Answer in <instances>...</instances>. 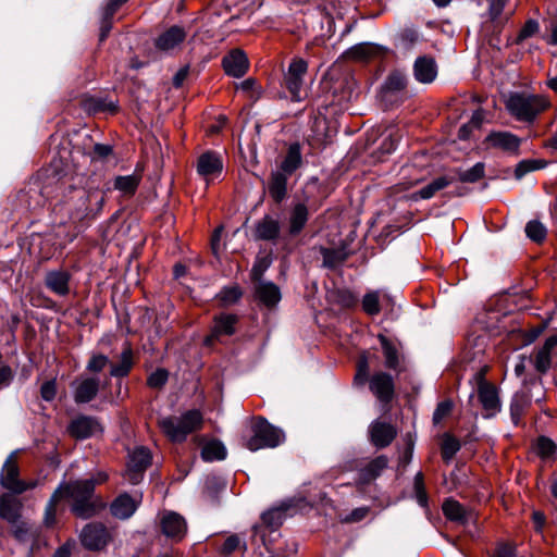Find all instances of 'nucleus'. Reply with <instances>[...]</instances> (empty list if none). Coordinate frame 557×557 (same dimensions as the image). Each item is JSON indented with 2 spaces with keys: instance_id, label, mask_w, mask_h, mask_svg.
<instances>
[{
  "instance_id": "nucleus-1",
  "label": "nucleus",
  "mask_w": 557,
  "mask_h": 557,
  "mask_svg": "<svg viewBox=\"0 0 557 557\" xmlns=\"http://www.w3.org/2000/svg\"><path fill=\"white\" fill-rule=\"evenodd\" d=\"M103 203L104 196L99 190L74 187L55 207V211L66 216L70 222L77 223L95 216L102 209Z\"/></svg>"
},
{
  "instance_id": "nucleus-2",
  "label": "nucleus",
  "mask_w": 557,
  "mask_h": 557,
  "mask_svg": "<svg viewBox=\"0 0 557 557\" xmlns=\"http://www.w3.org/2000/svg\"><path fill=\"white\" fill-rule=\"evenodd\" d=\"M106 473H99L92 480H78L70 484L61 485L62 498L69 497L72 500V511L75 516L87 519L95 515L96 504L92 500L96 483H102L107 480Z\"/></svg>"
},
{
  "instance_id": "nucleus-3",
  "label": "nucleus",
  "mask_w": 557,
  "mask_h": 557,
  "mask_svg": "<svg viewBox=\"0 0 557 557\" xmlns=\"http://www.w3.org/2000/svg\"><path fill=\"white\" fill-rule=\"evenodd\" d=\"M505 106L517 121L532 123L549 108L550 102L544 95L516 91L508 95Z\"/></svg>"
},
{
  "instance_id": "nucleus-4",
  "label": "nucleus",
  "mask_w": 557,
  "mask_h": 557,
  "mask_svg": "<svg viewBox=\"0 0 557 557\" xmlns=\"http://www.w3.org/2000/svg\"><path fill=\"white\" fill-rule=\"evenodd\" d=\"M369 381L370 391L382 403H388L394 395V381L392 375L385 372H377L369 379V360L366 354H362L357 363V373L355 383L363 385Z\"/></svg>"
},
{
  "instance_id": "nucleus-5",
  "label": "nucleus",
  "mask_w": 557,
  "mask_h": 557,
  "mask_svg": "<svg viewBox=\"0 0 557 557\" xmlns=\"http://www.w3.org/2000/svg\"><path fill=\"white\" fill-rule=\"evenodd\" d=\"M202 417L199 411L190 410L182 417H164L159 420L162 432L173 442H182L187 434L199 429Z\"/></svg>"
},
{
  "instance_id": "nucleus-6",
  "label": "nucleus",
  "mask_w": 557,
  "mask_h": 557,
  "mask_svg": "<svg viewBox=\"0 0 557 557\" xmlns=\"http://www.w3.org/2000/svg\"><path fill=\"white\" fill-rule=\"evenodd\" d=\"M285 438L282 430L270 424L264 419H257L251 424V436L246 441L245 446L257 451L262 448H274Z\"/></svg>"
},
{
  "instance_id": "nucleus-7",
  "label": "nucleus",
  "mask_w": 557,
  "mask_h": 557,
  "mask_svg": "<svg viewBox=\"0 0 557 557\" xmlns=\"http://www.w3.org/2000/svg\"><path fill=\"white\" fill-rule=\"evenodd\" d=\"M150 462V451L143 446L136 447L128 456V462L124 473L125 478L132 484H138Z\"/></svg>"
},
{
  "instance_id": "nucleus-8",
  "label": "nucleus",
  "mask_w": 557,
  "mask_h": 557,
  "mask_svg": "<svg viewBox=\"0 0 557 557\" xmlns=\"http://www.w3.org/2000/svg\"><path fill=\"white\" fill-rule=\"evenodd\" d=\"M1 485L15 494H21L36 486L35 481L24 482L18 479V467L14 455H10L5 460L1 472Z\"/></svg>"
},
{
  "instance_id": "nucleus-9",
  "label": "nucleus",
  "mask_w": 557,
  "mask_h": 557,
  "mask_svg": "<svg viewBox=\"0 0 557 557\" xmlns=\"http://www.w3.org/2000/svg\"><path fill=\"white\" fill-rule=\"evenodd\" d=\"M160 529L162 534L172 542L182 541L187 533V523L183 516L175 511L160 513Z\"/></svg>"
},
{
  "instance_id": "nucleus-10",
  "label": "nucleus",
  "mask_w": 557,
  "mask_h": 557,
  "mask_svg": "<svg viewBox=\"0 0 557 557\" xmlns=\"http://www.w3.org/2000/svg\"><path fill=\"white\" fill-rule=\"evenodd\" d=\"M71 388L76 404H87L96 398L100 389V380L82 374L72 382Z\"/></svg>"
},
{
  "instance_id": "nucleus-11",
  "label": "nucleus",
  "mask_w": 557,
  "mask_h": 557,
  "mask_svg": "<svg viewBox=\"0 0 557 557\" xmlns=\"http://www.w3.org/2000/svg\"><path fill=\"white\" fill-rule=\"evenodd\" d=\"M485 143L488 148L500 150L511 157H518L522 139L510 132L498 131L490 133Z\"/></svg>"
},
{
  "instance_id": "nucleus-12",
  "label": "nucleus",
  "mask_w": 557,
  "mask_h": 557,
  "mask_svg": "<svg viewBox=\"0 0 557 557\" xmlns=\"http://www.w3.org/2000/svg\"><path fill=\"white\" fill-rule=\"evenodd\" d=\"M308 64L302 59H295L288 66L285 75V82L288 90L293 95V99L299 101L304 85V76L307 73Z\"/></svg>"
},
{
  "instance_id": "nucleus-13",
  "label": "nucleus",
  "mask_w": 557,
  "mask_h": 557,
  "mask_svg": "<svg viewBox=\"0 0 557 557\" xmlns=\"http://www.w3.org/2000/svg\"><path fill=\"white\" fill-rule=\"evenodd\" d=\"M110 536L102 524L89 523L81 532L82 544L90 550H100L107 546Z\"/></svg>"
},
{
  "instance_id": "nucleus-14",
  "label": "nucleus",
  "mask_w": 557,
  "mask_h": 557,
  "mask_svg": "<svg viewBox=\"0 0 557 557\" xmlns=\"http://www.w3.org/2000/svg\"><path fill=\"white\" fill-rule=\"evenodd\" d=\"M479 376L478 395L483 409L485 410V418H492L500 411V401L497 389L494 385L487 383Z\"/></svg>"
},
{
  "instance_id": "nucleus-15",
  "label": "nucleus",
  "mask_w": 557,
  "mask_h": 557,
  "mask_svg": "<svg viewBox=\"0 0 557 557\" xmlns=\"http://www.w3.org/2000/svg\"><path fill=\"white\" fill-rule=\"evenodd\" d=\"M70 434L77 440H85L102 432L100 422L89 416H78L69 425Z\"/></svg>"
},
{
  "instance_id": "nucleus-16",
  "label": "nucleus",
  "mask_w": 557,
  "mask_h": 557,
  "mask_svg": "<svg viewBox=\"0 0 557 557\" xmlns=\"http://www.w3.org/2000/svg\"><path fill=\"white\" fill-rule=\"evenodd\" d=\"M223 162L219 154L208 151L202 153L197 163V172L207 183L221 175Z\"/></svg>"
},
{
  "instance_id": "nucleus-17",
  "label": "nucleus",
  "mask_w": 557,
  "mask_h": 557,
  "mask_svg": "<svg viewBox=\"0 0 557 557\" xmlns=\"http://www.w3.org/2000/svg\"><path fill=\"white\" fill-rule=\"evenodd\" d=\"M396 434V429L387 422L375 420L369 426L370 441L377 448L388 446Z\"/></svg>"
},
{
  "instance_id": "nucleus-18",
  "label": "nucleus",
  "mask_w": 557,
  "mask_h": 557,
  "mask_svg": "<svg viewBox=\"0 0 557 557\" xmlns=\"http://www.w3.org/2000/svg\"><path fill=\"white\" fill-rule=\"evenodd\" d=\"M249 66L247 55L242 50H234L223 58V67L226 74L242 77Z\"/></svg>"
},
{
  "instance_id": "nucleus-19",
  "label": "nucleus",
  "mask_w": 557,
  "mask_h": 557,
  "mask_svg": "<svg viewBox=\"0 0 557 557\" xmlns=\"http://www.w3.org/2000/svg\"><path fill=\"white\" fill-rule=\"evenodd\" d=\"M413 74L416 79L420 83H432L437 75L435 60L426 55L419 57L413 64Z\"/></svg>"
},
{
  "instance_id": "nucleus-20",
  "label": "nucleus",
  "mask_w": 557,
  "mask_h": 557,
  "mask_svg": "<svg viewBox=\"0 0 557 557\" xmlns=\"http://www.w3.org/2000/svg\"><path fill=\"white\" fill-rule=\"evenodd\" d=\"M309 219V207L305 202H296L288 216V235L297 236Z\"/></svg>"
},
{
  "instance_id": "nucleus-21",
  "label": "nucleus",
  "mask_w": 557,
  "mask_h": 557,
  "mask_svg": "<svg viewBox=\"0 0 557 557\" xmlns=\"http://www.w3.org/2000/svg\"><path fill=\"white\" fill-rule=\"evenodd\" d=\"M11 530L15 540L23 544H33L39 536V528L36 524L21 519L11 524Z\"/></svg>"
},
{
  "instance_id": "nucleus-22",
  "label": "nucleus",
  "mask_w": 557,
  "mask_h": 557,
  "mask_svg": "<svg viewBox=\"0 0 557 557\" xmlns=\"http://www.w3.org/2000/svg\"><path fill=\"white\" fill-rule=\"evenodd\" d=\"M237 318L233 314H221L214 319V326L211 335L207 336L205 344L211 345L213 339L219 338L222 335H232L235 332V324Z\"/></svg>"
},
{
  "instance_id": "nucleus-23",
  "label": "nucleus",
  "mask_w": 557,
  "mask_h": 557,
  "mask_svg": "<svg viewBox=\"0 0 557 557\" xmlns=\"http://www.w3.org/2000/svg\"><path fill=\"white\" fill-rule=\"evenodd\" d=\"M280 221L270 215H265L260 221H258L255 227V236L257 239L261 240L276 239L280 235Z\"/></svg>"
},
{
  "instance_id": "nucleus-24",
  "label": "nucleus",
  "mask_w": 557,
  "mask_h": 557,
  "mask_svg": "<svg viewBox=\"0 0 557 557\" xmlns=\"http://www.w3.org/2000/svg\"><path fill=\"white\" fill-rule=\"evenodd\" d=\"M383 53V48L371 44V42H362L358 44L351 48H349L345 55L347 59H351L355 61H369L375 57H379Z\"/></svg>"
},
{
  "instance_id": "nucleus-25",
  "label": "nucleus",
  "mask_w": 557,
  "mask_h": 557,
  "mask_svg": "<svg viewBox=\"0 0 557 557\" xmlns=\"http://www.w3.org/2000/svg\"><path fill=\"white\" fill-rule=\"evenodd\" d=\"M388 460L385 456H379L371 460L366 467L359 470L358 483L369 484L374 481L382 471L387 467Z\"/></svg>"
},
{
  "instance_id": "nucleus-26",
  "label": "nucleus",
  "mask_w": 557,
  "mask_h": 557,
  "mask_svg": "<svg viewBox=\"0 0 557 557\" xmlns=\"http://www.w3.org/2000/svg\"><path fill=\"white\" fill-rule=\"evenodd\" d=\"M21 503L11 494H3L0 497V518L10 524L21 518Z\"/></svg>"
},
{
  "instance_id": "nucleus-27",
  "label": "nucleus",
  "mask_w": 557,
  "mask_h": 557,
  "mask_svg": "<svg viewBox=\"0 0 557 557\" xmlns=\"http://www.w3.org/2000/svg\"><path fill=\"white\" fill-rule=\"evenodd\" d=\"M256 296L260 302L267 307H274L281 300L280 288L271 282H258L256 285Z\"/></svg>"
},
{
  "instance_id": "nucleus-28",
  "label": "nucleus",
  "mask_w": 557,
  "mask_h": 557,
  "mask_svg": "<svg viewBox=\"0 0 557 557\" xmlns=\"http://www.w3.org/2000/svg\"><path fill=\"white\" fill-rule=\"evenodd\" d=\"M185 37L186 34L183 28L173 26L158 37L156 46L159 50L170 51L183 42Z\"/></svg>"
},
{
  "instance_id": "nucleus-29",
  "label": "nucleus",
  "mask_w": 557,
  "mask_h": 557,
  "mask_svg": "<svg viewBox=\"0 0 557 557\" xmlns=\"http://www.w3.org/2000/svg\"><path fill=\"white\" fill-rule=\"evenodd\" d=\"M137 506L138 500L128 494H122L112 503L111 512L116 518L127 519L136 511Z\"/></svg>"
},
{
  "instance_id": "nucleus-30",
  "label": "nucleus",
  "mask_w": 557,
  "mask_h": 557,
  "mask_svg": "<svg viewBox=\"0 0 557 557\" xmlns=\"http://www.w3.org/2000/svg\"><path fill=\"white\" fill-rule=\"evenodd\" d=\"M45 282L50 290L60 296L69 293L70 274L65 271H51L47 273Z\"/></svg>"
},
{
  "instance_id": "nucleus-31",
  "label": "nucleus",
  "mask_w": 557,
  "mask_h": 557,
  "mask_svg": "<svg viewBox=\"0 0 557 557\" xmlns=\"http://www.w3.org/2000/svg\"><path fill=\"white\" fill-rule=\"evenodd\" d=\"M302 163L301 149L298 143L292 144L288 147L287 153L281 164V172L290 175L297 169L300 168Z\"/></svg>"
},
{
  "instance_id": "nucleus-32",
  "label": "nucleus",
  "mask_w": 557,
  "mask_h": 557,
  "mask_svg": "<svg viewBox=\"0 0 557 557\" xmlns=\"http://www.w3.org/2000/svg\"><path fill=\"white\" fill-rule=\"evenodd\" d=\"M557 346V336L548 337L535 357V368L540 372H546L550 367V352Z\"/></svg>"
},
{
  "instance_id": "nucleus-33",
  "label": "nucleus",
  "mask_w": 557,
  "mask_h": 557,
  "mask_svg": "<svg viewBox=\"0 0 557 557\" xmlns=\"http://www.w3.org/2000/svg\"><path fill=\"white\" fill-rule=\"evenodd\" d=\"M453 183L451 178H448L447 176H440L435 180H433L430 184L422 187L421 189L417 190L411 195V198L413 200L417 199H430L432 198L437 191L444 189L449 184Z\"/></svg>"
},
{
  "instance_id": "nucleus-34",
  "label": "nucleus",
  "mask_w": 557,
  "mask_h": 557,
  "mask_svg": "<svg viewBox=\"0 0 557 557\" xmlns=\"http://www.w3.org/2000/svg\"><path fill=\"white\" fill-rule=\"evenodd\" d=\"M287 176V174L281 171L272 173L269 193L276 202H281L286 196Z\"/></svg>"
},
{
  "instance_id": "nucleus-35",
  "label": "nucleus",
  "mask_w": 557,
  "mask_h": 557,
  "mask_svg": "<svg viewBox=\"0 0 557 557\" xmlns=\"http://www.w3.org/2000/svg\"><path fill=\"white\" fill-rule=\"evenodd\" d=\"M81 103L84 110L89 113H96L100 111L114 112L116 110V104L114 102H107L101 98H96L91 96H84Z\"/></svg>"
},
{
  "instance_id": "nucleus-36",
  "label": "nucleus",
  "mask_w": 557,
  "mask_h": 557,
  "mask_svg": "<svg viewBox=\"0 0 557 557\" xmlns=\"http://www.w3.org/2000/svg\"><path fill=\"white\" fill-rule=\"evenodd\" d=\"M320 251L323 257V265L330 269L337 268L348 258V253L344 248L329 249L322 247Z\"/></svg>"
},
{
  "instance_id": "nucleus-37",
  "label": "nucleus",
  "mask_w": 557,
  "mask_h": 557,
  "mask_svg": "<svg viewBox=\"0 0 557 557\" xmlns=\"http://www.w3.org/2000/svg\"><path fill=\"white\" fill-rule=\"evenodd\" d=\"M140 180L141 176L137 173L116 176L114 180V188L124 195H133L136 191Z\"/></svg>"
},
{
  "instance_id": "nucleus-38",
  "label": "nucleus",
  "mask_w": 557,
  "mask_h": 557,
  "mask_svg": "<svg viewBox=\"0 0 557 557\" xmlns=\"http://www.w3.org/2000/svg\"><path fill=\"white\" fill-rule=\"evenodd\" d=\"M201 456L206 461L223 460L226 448L222 442L213 440L203 445Z\"/></svg>"
},
{
  "instance_id": "nucleus-39",
  "label": "nucleus",
  "mask_w": 557,
  "mask_h": 557,
  "mask_svg": "<svg viewBox=\"0 0 557 557\" xmlns=\"http://www.w3.org/2000/svg\"><path fill=\"white\" fill-rule=\"evenodd\" d=\"M379 339L382 345L383 355L385 357V366L388 369H397L399 364L397 348L384 335H379Z\"/></svg>"
},
{
  "instance_id": "nucleus-40",
  "label": "nucleus",
  "mask_w": 557,
  "mask_h": 557,
  "mask_svg": "<svg viewBox=\"0 0 557 557\" xmlns=\"http://www.w3.org/2000/svg\"><path fill=\"white\" fill-rule=\"evenodd\" d=\"M443 512L449 520L465 522L467 519L465 508L454 499H447L444 502Z\"/></svg>"
},
{
  "instance_id": "nucleus-41",
  "label": "nucleus",
  "mask_w": 557,
  "mask_h": 557,
  "mask_svg": "<svg viewBox=\"0 0 557 557\" xmlns=\"http://www.w3.org/2000/svg\"><path fill=\"white\" fill-rule=\"evenodd\" d=\"M484 121V112L482 110H476L473 112L471 120L463 124L458 132L459 139L466 140L470 138V135L473 129H478L481 127Z\"/></svg>"
},
{
  "instance_id": "nucleus-42",
  "label": "nucleus",
  "mask_w": 557,
  "mask_h": 557,
  "mask_svg": "<svg viewBox=\"0 0 557 557\" xmlns=\"http://www.w3.org/2000/svg\"><path fill=\"white\" fill-rule=\"evenodd\" d=\"M133 366L132 351L126 349L121 355V360L117 364L111 367L110 374L115 377L127 375Z\"/></svg>"
},
{
  "instance_id": "nucleus-43",
  "label": "nucleus",
  "mask_w": 557,
  "mask_h": 557,
  "mask_svg": "<svg viewBox=\"0 0 557 557\" xmlns=\"http://www.w3.org/2000/svg\"><path fill=\"white\" fill-rule=\"evenodd\" d=\"M406 85V75L401 72H393L386 78L383 89L385 92H397L405 89Z\"/></svg>"
},
{
  "instance_id": "nucleus-44",
  "label": "nucleus",
  "mask_w": 557,
  "mask_h": 557,
  "mask_svg": "<svg viewBox=\"0 0 557 557\" xmlns=\"http://www.w3.org/2000/svg\"><path fill=\"white\" fill-rule=\"evenodd\" d=\"M530 404V400L527 395L523 393H517L512 401L510 404V414L515 424L519 422V419L524 410V408Z\"/></svg>"
},
{
  "instance_id": "nucleus-45",
  "label": "nucleus",
  "mask_w": 557,
  "mask_h": 557,
  "mask_svg": "<svg viewBox=\"0 0 557 557\" xmlns=\"http://www.w3.org/2000/svg\"><path fill=\"white\" fill-rule=\"evenodd\" d=\"M525 234L531 240L541 243L546 238L547 230L540 221L532 220L525 225Z\"/></svg>"
},
{
  "instance_id": "nucleus-46",
  "label": "nucleus",
  "mask_w": 557,
  "mask_h": 557,
  "mask_svg": "<svg viewBox=\"0 0 557 557\" xmlns=\"http://www.w3.org/2000/svg\"><path fill=\"white\" fill-rule=\"evenodd\" d=\"M484 163L478 162L472 168L459 171L458 180L465 183H475L484 176Z\"/></svg>"
},
{
  "instance_id": "nucleus-47",
  "label": "nucleus",
  "mask_w": 557,
  "mask_h": 557,
  "mask_svg": "<svg viewBox=\"0 0 557 557\" xmlns=\"http://www.w3.org/2000/svg\"><path fill=\"white\" fill-rule=\"evenodd\" d=\"M62 498V488H58L52 494L51 498L49 499L45 516H44V523L47 527H52L55 523V505Z\"/></svg>"
},
{
  "instance_id": "nucleus-48",
  "label": "nucleus",
  "mask_w": 557,
  "mask_h": 557,
  "mask_svg": "<svg viewBox=\"0 0 557 557\" xmlns=\"http://www.w3.org/2000/svg\"><path fill=\"white\" fill-rule=\"evenodd\" d=\"M362 309L370 315H375L381 311L379 292H370L363 296Z\"/></svg>"
},
{
  "instance_id": "nucleus-49",
  "label": "nucleus",
  "mask_w": 557,
  "mask_h": 557,
  "mask_svg": "<svg viewBox=\"0 0 557 557\" xmlns=\"http://www.w3.org/2000/svg\"><path fill=\"white\" fill-rule=\"evenodd\" d=\"M287 507L272 508L262 515L263 522L270 528H277L283 521V513Z\"/></svg>"
},
{
  "instance_id": "nucleus-50",
  "label": "nucleus",
  "mask_w": 557,
  "mask_h": 557,
  "mask_svg": "<svg viewBox=\"0 0 557 557\" xmlns=\"http://www.w3.org/2000/svg\"><path fill=\"white\" fill-rule=\"evenodd\" d=\"M544 166L542 161L537 160H522L520 161L515 169V177L517 180L522 178L527 173L532 172L534 170L541 169Z\"/></svg>"
},
{
  "instance_id": "nucleus-51",
  "label": "nucleus",
  "mask_w": 557,
  "mask_h": 557,
  "mask_svg": "<svg viewBox=\"0 0 557 557\" xmlns=\"http://www.w3.org/2000/svg\"><path fill=\"white\" fill-rule=\"evenodd\" d=\"M459 449V442L450 435H445L442 444L443 459H445L446 461L450 460Z\"/></svg>"
},
{
  "instance_id": "nucleus-52",
  "label": "nucleus",
  "mask_w": 557,
  "mask_h": 557,
  "mask_svg": "<svg viewBox=\"0 0 557 557\" xmlns=\"http://www.w3.org/2000/svg\"><path fill=\"white\" fill-rule=\"evenodd\" d=\"M556 444L547 437L542 436L537 440L536 451L543 458L552 456L556 451Z\"/></svg>"
},
{
  "instance_id": "nucleus-53",
  "label": "nucleus",
  "mask_w": 557,
  "mask_h": 557,
  "mask_svg": "<svg viewBox=\"0 0 557 557\" xmlns=\"http://www.w3.org/2000/svg\"><path fill=\"white\" fill-rule=\"evenodd\" d=\"M242 548L243 549L246 548L245 542L238 535L234 534V535L228 536L225 540V542L222 546V553L230 555V554L234 553L235 550L242 549Z\"/></svg>"
},
{
  "instance_id": "nucleus-54",
  "label": "nucleus",
  "mask_w": 557,
  "mask_h": 557,
  "mask_svg": "<svg viewBox=\"0 0 557 557\" xmlns=\"http://www.w3.org/2000/svg\"><path fill=\"white\" fill-rule=\"evenodd\" d=\"M169 379V373L166 370L164 369H157L154 372H152L148 380H147V384L151 387V388H161L168 381Z\"/></svg>"
},
{
  "instance_id": "nucleus-55",
  "label": "nucleus",
  "mask_w": 557,
  "mask_h": 557,
  "mask_svg": "<svg viewBox=\"0 0 557 557\" xmlns=\"http://www.w3.org/2000/svg\"><path fill=\"white\" fill-rule=\"evenodd\" d=\"M540 29V25L535 20H529L525 22L524 26L521 28L516 42L520 44L529 37L535 35Z\"/></svg>"
},
{
  "instance_id": "nucleus-56",
  "label": "nucleus",
  "mask_w": 557,
  "mask_h": 557,
  "mask_svg": "<svg viewBox=\"0 0 557 557\" xmlns=\"http://www.w3.org/2000/svg\"><path fill=\"white\" fill-rule=\"evenodd\" d=\"M109 363V358L104 355H94L88 363L86 369L90 372L98 373L102 371L107 364Z\"/></svg>"
},
{
  "instance_id": "nucleus-57",
  "label": "nucleus",
  "mask_w": 557,
  "mask_h": 557,
  "mask_svg": "<svg viewBox=\"0 0 557 557\" xmlns=\"http://www.w3.org/2000/svg\"><path fill=\"white\" fill-rule=\"evenodd\" d=\"M242 293L237 286L226 287L219 294L221 301L225 305H231L237 301Z\"/></svg>"
},
{
  "instance_id": "nucleus-58",
  "label": "nucleus",
  "mask_w": 557,
  "mask_h": 557,
  "mask_svg": "<svg viewBox=\"0 0 557 557\" xmlns=\"http://www.w3.org/2000/svg\"><path fill=\"white\" fill-rule=\"evenodd\" d=\"M40 395L42 399L51 401L57 395V383L55 380L45 382L40 387Z\"/></svg>"
},
{
  "instance_id": "nucleus-59",
  "label": "nucleus",
  "mask_w": 557,
  "mask_h": 557,
  "mask_svg": "<svg viewBox=\"0 0 557 557\" xmlns=\"http://www.w3.org/2000/svg\"><path fill=\"white\" fill-rule=\"evenodd\" d=\"M507 0H491L488 7V14L491 20L495 21L500 16L506 5Z\"/></svg>"
},
{
  "instance_id": "nucleus-60",
  "label": "nucleus",
  "mask_w": 557,
  "mask_h": 557,
  "mask_svg": "<svg viewBox=\"0 0 557 557\" xmlns=\"http://www.w3.org/2000/svg\"><path fill=\"white\" fill-rule=\"evenodd\" d=\"M269 265L270 261L267 258L258 259L251 270L253 280L258 281Z\"/></svg>"
},
{
  "instance_id": "nucleus-61",
  "label": "nucleus",
  "mask_w": 557,
  "mask_h": 557,
  "mask_svg": "<svg viewBox=\"0 0 557 557\" xmlns=\"http://www.w3.org/2000/svg\"><path fill=\"white\" fill-rule=\"evenodd\" d=\"M450 409H451V404L450 403H448V401L441 403L437 406V408H436V410H435V412L433 414V420L435 422L441 421L446 414H448Z\"/></svg>"
},
{
  "instance_id": "nucleus-62",
  "label": "nucleus",
  "mask_w": 557,
  "mask_h": 557,
  "mask_svg": "<svg viewBox=\"0 0 557 557\" xmlns=\"http://www.w3.org/2000/svg\"><path fill=\"white\" fill-rule=\"evenodd\" d=\"M369 509L367 507H360L351 511V513L346 518L348 522H357L367 517Z\"/></svg>"
},
{
  "instance_id": "nucleus-63",
  "label": "nucleus",
  "mask_w": 557,
  "mask_h": 557,
  "mask_svg": "<svg viewBox=\"0 0 557 557\" xmlns=\"http://www.w3.org/2000/svg\"><path fill=\"white\" fill-rule=\"evenodd\" d=\"M113 16H107L106 13H103L101 26H100V40H104L108 36L110 29H111V18Z\"/></svg>"
},
{
  "instance_id": "nucleus-64",
  "label": "nucleus",
  "mask_w": 557,
  "mask_h": 557,
  "mask_svg": "<svg viewBox=\"0 0 557 557\" xmlns=\"http://www.w3.org/2000/svg\"><path fill=\"white\" fill-rule=\"evenodd\" d=\"M494 557H516L515 548L509 545H502L497 548Z\"/></svg>"
}]
</instances>
